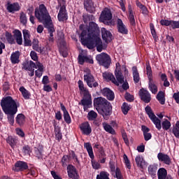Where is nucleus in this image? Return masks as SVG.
<instances>
[{
	"mask_svg": "<svg viewBox=\"0 0 179 179\" xmlns=\"http://www.w3.org/2000/svg\"><path fill=\"white\" fill-rule=\"evenodd\" d=\"M157 99L159 101L160 104H164L166 103V99H164V92H159L157 95Z\"/></svg>",
	"mask_w": 179,
	"mask_h": 179,
	"instance_id": "obj_46",
	"label": "nucleus"
},
{
	"mask_svg": "<svg viewBox=\"0 0 179 179\" xmlns=\"http://www.w3.org/2000/svg\"><path fill=\"white\" fill-rule=\"evenodd\" d=\"M132 72L134 81L135 82V83H138L139 80H141V78L139 77V72H138V68H136V66H133Z\"/></svg>",
	"mask_w": 179,
	"mask_h": 179,
	"instance_id": "obj_38",
	"label": "nucleus"
},
{
	"mask_svg": "<svg viewBox=\"0 0 179 179\" xmlns=\"http://www.w3.org/2000/svg\"><path fill=\"white\" fill-rule=\"evenodd\" d=\"M101 92L103 96L106 97L108 100H110V101H113V100H114L115 99L114 92H113L111 90L108 88H104L103 90H102Z\"/></svg>",
	"mask_w": 179,
	"mask_h": 179,
	"instance_id": "obj_24",
	"label": "nucleus"
},
{
	"mask_svg": "<svg viewBox=\"0 0 179 179\" xmlns=\"http://www.w3.org/2000/svg\"><path fill=\"white\" fill-rule=\"evenodd\" d=\"M8 114V120L9 123L10 124V125H13L14 122H15V114L16 113H6Z\"/></svg>",
	"mask_w": 179,
	"mask_h": 179,
	"instance_id": "obj_54",
	"label": "nucleus"
},
{
	"mask_svg": "<svg viewBox=\"0 0 179 179\" xmlns=\"http://www.w3.org/2000/svg\"><path fill=\"white\" fill-rule=\"evenodd\" d=\"M85 62H87L88 64H93V59L91 57H88L87 56H85L83 55H79L78 56V64L80 65H83Z\"/></svg>",
	"mask_w": 179,
	"mask_h": 179,
	"instance_id": "obj_27",
	"label": "nucleus"
},
{
	"mask_svg": "<svg viewBox=\"0 0 179 179\" xmlns=\"http://www.w3.org/2000/svg\"><path fill=\"white\" fill-rule=\"evenodd\" d=\"M170 27H172V29H179V22L171 20Z\"/></svg>",
	"mask_w": 179,
	"mask_h": 179,
	"instance_id": "obj_60",
	"label": "nucleus"
},
{
	"mask_svg": "<svg viewBox=\"0 0 179 179\" xmlns=\"http://www.w3.org/2000/svg\"><path fill=\"white\" fill-rule=\"evenodd\" d=\"M19 90L25 100H29V99H30L31 94H30V92L26 90L24 87H20Z\"/></svg>",
	"mask_w": 179,
	"mask_h": 179,
	"instance_id": "obj_33",
	"label": "nucleus"
},
{
	"mask_svg": "<svg viewBox=\"0 0 179 179\" xmlns=\"http://www.w3.org/2000/svg\"><path fill=\"white\" fill-rule=\"evenodd\" d=\"M36 65L38 69L35 71V76L36 78H41L43 76V72H44V69L43 67V64L40 63V62H36Z\"/></svg>",
	"mask_w": 179,
	"mask_h": 179,
	"instance_id": "obj_31",
	"label": "nucleus"
},
{
	"mask_svg": "<svg viewBox=\"0 0 179 179\" xmlns=\"http://www.w3.org/2000/svg\"><path fill=\"white\" fill-rule=\"evenodd\" d=\"M135 160L138 167H141V169H143V164H145V162L143 161V157L138 155L136 157Z\"/></svg>",
	"mask_w": 179,
	"mask_h": 179,
	"instance_id": "obj_48",
	"label": "nucleus"
},
{
	"mask_svg": "<svg viewBox=\"0 0 179 179\" xmlns=\"http://www.w3.org/2000/svg\"><path fill=\"white\" fill-rule=\"evenodd\" d=\"M7 143H8V145H10V146H11L12 149H15V148L16 147V145H17V138H13L12 136H8L6 139Z\"/></svg>",
	"mask_w": 179,
	"mask_h": 179,
	"instance_id": "obj_35",
	"label": "nucleus"
},
{
	"mask_svg": "<svg viewBox=\"0 0 179 179\" xmlns=\"http://www.w3.org/2000/svg\"><path fill=\"white\" fill-rule=\"evenodd\" d=\"M130 109L131 108L129 107V106H128V103H123L122 106V111L123 114H124V115H127V114H128V112L129 111Z\"/></svg>",
	"mask_w": 179,
	"mask_h": 179,
	"instance_id": "obj_53",
	"label": "nucleus"
},
{
	"mask_svg": "<svg viewBox=\"0 0 179 179\" xmlns=\"http://www.w3.org/2000/svg\"><path fill=\"white\" fill-rule=\"evenodd\" d=\"M146 72L149 79V90H150L151 93L156 94V93H157V85H156V84H155V81H153V74L150 64H147Z\"/></svg>",
	"mask_w": 179,
	"mask_h": 179,
	"instance_id": "obj_8",
	"label": "nucleus"
},
{
	"mask_svg": "<svg viewBox=\"0 0 179 179\" xmlns=\"http://www.w3.org/2000/svg\"><path fill=\"white\" fill-rule=\"evenodd\" d=\"M96 179H110V173L102 171L96 176Z\"/></svg>",
	"mask_w": 179,
	"mask_h": 179,
	"instance_id": "obj_44",
	"label": "nucleus"
},
{
	"mask_svg": "<svg viewBox=\"0 0 179 179\" xmlns=\"http://www.w3.org/2000/svg\"><path fill=\"white\" fill-rule=\"evenodd\" d=\"M84 6L86 10L90 12V13H93V12H94V4H93V1L85 0L84 2Z\"/></svg>",
	"mask_w": 179,
	"mask_h": 179,
	"instance_id": "obj_28",
	"label": "nucleus"
},
{
	"mask_svg": "<svg viewBox=\"0 0 179 179\" xmlns=\"http://www.w3.org/2000/svg\"><path fill=\"white\" fill-rule=\"evenodd\" d=\"M14 38H15V41L18 45H22L23 44V38H22V32L15 29L13 31Z\"/></svg>",
	"mask_w": 179,
	"mask_h": 179,
	"instance_id": "obj_25",
	"label": "nucleus"
},
{
	"mask_svg": "<svg viewBox=\"0 0 179 179\" xmlns=\"http://www.w3.org/2000/svg\"><path fill=\"white\" fill-rule=\"evenodd\" d=\"M111 19H113V14L111 13V10L108 8H104L100 15L101 22L105 24H108V26H110L111 24H114L113 21H111Z\"/></svg>",
	"mask_w": 179,
	"mask_h": 179,
	"instance_id": "obj_10",
	"label": "nucleus"
},
{
	"mask_svg": "<svg viewBox=\"0 0 179 179\" xmlns=\"http://www.w3.org/2000/svg\"><path fill=\"white\" fill-rule=\"evenodd\" d=\"M139 96L144 103H150L152 97L150 96V93L145 89H141L139 91Z\"/></svg>",
	"mask_w": 179,
	"mask_h": 179,
	"instance_id": "obj_14",
	"label": "nucleus"
},
{
	"mask_svg": "<svg viewBox=\"0 0 179 179\" xmlns=\"http://www.w3.org/2000/svg\"><path fill=\"white\" fill-rule=\"evenodd\" d=\"M29 166L26 162L19 161L15 164L14 170L15 171H23L24 170H27Z\"/></svg>",
	"mask_w": 179,
	"mask_h": 179,
	"instance_id": "obj_23",
	"label": "nucleus"
},
{
	"mask_svg": "<svg viewBox=\"0 0 179 179\" xmlns=\"http://www.w3.org/2000/svg\"><path fill=\"white\" fill-rule=\"evenodd\" d=\"M159 76H160L162 82H164V86L165 87H169V86H170V82L167 80V75H166V73H159Z\"/></svg>",
	"mask_w": 179,
	"mask_h": 179,
	"instance_id": "obj_42",
	"label": "nucleus"
},
{
	"mask_svg": "<svg viewBox=\"0 0 179 179\" xmlns=\"http://www.w3.org/2000/svg\"><path fill=\"white\" fill-rule=\"evenodd\" d=\"M124 97L127 101H134V96L131 95L129 93H126Z\"/></svg>",
	"mask_w": 179,
	"mask_h": 179,
	"instance_id": "obj_62",
	"label": "nucleus"
},
{
	"mask_svg": "<svg viewBox=\"0 0 179 179\" xmlns=\"http://www.w3.org/2000/svg\"><path fill=\"white\" fill-rule=\"evenodd\" d=\"M15 131L17 135H18L21 138H24V132H23V130H22L21 129L17 128L15 129Z\"/></svg>",
	"mask_w": 179,
	"mask_h": 179,
	"instance_id": "obj_61",
	"label": "nucleus"
},
{
	"mask_svg": "<svg viewBox=\"0 0 179 179\" xmlns=\"http://www.w3.org/2000/svg\"><path fill=\"white\" fill-rule=\"evenodd\" d=\"M172 132L176 138L179 136V121H177L175 126H173Z\"/></svg>",
	"mask_w": 179,
	"mask_h": 179,
	"instance_id": "obj_49",
	"label": "nucleus"
},
{
	"mask_svg": "<svg viewBox=\"0 0 179 179\" xmlns=\"http://www.w3.org/2000/svg\"><path fill=\"white\" fill-rule=\"evenodd\" d=\"M164 129V131H169L170 128H171V122L169 121L167 119H164V121L161 124V129Z\"/></svg>",
	"mask_w": 179,
	"mask_h": 179,
	"instance_id": "obj_39",
	"label": "nucleus"
},
{
	"mask_svg": "<svg viewBox=\"0 0 179 179\" xmlns=\"http://www.w3.org/2000/svg\"><path fill=\"white\" fill-rule=\"evenodd\" d=\"M128 69L125 64L122 65L120 63H116L115 75L118 83V86L122 85L124 90H128L129 89V85L127 82V76H128Z\"/></svg>",
	"mask_w": 179,
	"mask_h": 179,
	"instance_id": "obj_1",
	"label": "nucleus"
},
{
	"mask_svg": "<svg viewBox=\"0 0 179 179\" xmlns=\"http://www.w3.org/2000/svg\"><path fill=\"white\" fill-rule=\"evenodd\" d=\"M67 173L69 178L78 179V172H76V169L72 165H69L67 166Z\"/></svg>",
	"mask_w": 179,
	"mask_h": 179,
	"instance_id": "obj_22",
	"label": "nucleus"
},
{
	"mask_svg": "<svg viewBox=\"0 0 179 179\" xmlns=\"http://www.w3.org/2000/svg\"><path fill=\"white\" fill-rule=\"evenodd\" d=\"M98 157L99 162L101 164H104V163H106V160L107 159V155H106V152L104 150L99 152Z\"/></svg>",
	"mask_w": 179,
	"mask_h": 179,
	"instance_id": "obj_41",
	"label": "nucleus"
},
{
	"mask_svg": "<svg viewBox=\"0 0 179 179\" xmlns=\"http://www.w3.org/2000/svg\"><path fill=\"white\" fill-rule=\"evenodd\" d=\"M17 124H18V125H23V124H24V122H26V117H24V115L23 114H18L16 117V120H15Z\"/></svg>",
	"mask_w": 179,
	"mask_h": 179,
	"instance_id": "obj_40",
	"label": "nucleus"
},
{
	"mask_svg": "<svg viewBox=\"0 0 179 179\" xmlns=\"http://www.w3.org/2000/svg\"><path fill=\"white\" fill-rule=\"evenodd\" d=\"M96 59L99 64L105 68H108L110 64H111V58L106 53H101L96 56Z\"/></svg>",
	"mask_w": 179,
	"mask_h": 179,
	"instance_id": "obj_13",
	"label": "nucleus"
},
{
	"mask_svg": "<svg viewBox=\"0 0 179 179\" xmlns=\"http://www.w3.org/2000/svg\"><path fill=\"white\" fill-rule=\"evenodd\" d=\"M0 104L5 114H16L17 113V103L11 96L3 97Z\"/></svg>",
	"mask_w": 179,
	"mask_h": 179,
	"instance_id": "obj_3",
	"label": "nucleus"
},
{
	"mask_svg": "<svg viewBox=\"0 0 179 179\" xmlns=\"http://www.w3.org/2000/svg\"><path fill=\"white\" fill-rule=\"evenodd\" d=\"M80 129L84 135H90V134H92V127L87 122L80 124Z\"/></svg>",
	"mask_w": 179,
	"mask_h": 179,
	"instance_id": "obj_18",
	"label": "nucleus"
},
{
	"mask_svg": "<svg viewBox=\"0 0 179 179\" xmlns=\"http://www.w3.org/2000/svg\"><path fill=\"white\" fill-rule=\"evenodd\" d=\"M101 34L103 41H105L107 44H108V43H111V38L113 37V35L110 31L106 30V28H102Z\"/></svg>",
	"mask_w": 179,
	"mask_h": 179,
	"instance_id": "obj_19",
	"label": "nucleus"
},
{
	"mask_svg": "<svg viewBox=\"0 0 179 179\" xmlns=\"http://www.w3.org/2000/svg\"><path fill=\"white\" fill-rule=\"evenodd\" d=\"M59 6L60 7L57 17L59 22L68 20V14L66 13V3L65 0H58Z\"/></svg>",
	"mask_w": 179,
	"mask_h": 179,
	"instance_id": "obj_9",
	"label": "nucleus"
},
{
	"mask_svg": "<svg viewBox=\"0 0 179 179\" xmlns=\"http://www.w3.org/2000/svg\"><path fill=\"white\" fill-rule=\"evenodd\" d=\"M157 158L159 162H162L164 164H167V166L171 164V158L163 152L158 153Z\"/></svg>",
	"mask_w": 179,
	"mask_h": 179,
	"instance_id": "obj_15",
	"label": "nucleus"
},
{
	"mask_svg": "<svg viewBox=\"0 0 179 179\" xmlns=\"http://www.w3.org/2000/svg\"><path fill=\"white\" fill-rule=\"evenodd\" d=\"M20 22L21 24H23L24 26L27 24V16L26 15V13L23 12L20 13Z\"/></svg>",
	"mask_w": 179,
	"mask_h": 179,
	"instance_id": "obj_43",
	"label": "nucleus"
},
{
	"mask_svg": "<svg viewBox=\"0 0 179 179\" xmlns=\"http://www.w3.org/2000/svg\"><path fill=\"white\" fill-rule=\"evenodd\" d=\"M103 127L105 131H106V132H108L109 134H115V131L114 130V129H113V127L110 124L107 123H103Z\"/></svg>",
	"mask_w": 179,
	"mask_h": 179,
	"instance_id": "obj_47",
	"label": "nucleus"
},
{
	"mask_svg": "<svg viewBox=\"0 0 179 179\" xmlns=\"http://www.w3.org/2000/svg\"><path fill=\"white\" fill-rule=\"evenodd\" d=\"M55 135L57 141L62 139V134H61V128L59 127L55 126Z\"/></svg>",
	"mask_w": 179,
	"mask_h": 179,
	"instance_id": "obj_45",
	"label": "nucleus"
},
{
	"mask_svg": "<svg viewBox=\"0 0 179 179\" xmlns=\"http://www.w3.org/2000/svg\"><path fill=\"white\" fill-rule=\"evenodd\" d=\"M35 16L43 24H50L52 22L48 10H47V7L44 4L39 5L38 8L35 9Z\"/></svg>",
	"mask_w": 179,
	"mask_h": 179,
	"instance_id": "obj_6",
	"label": "nucleus"
},
{
	"mask_svg": "<svg viewBox=\"0 0 179 179\" xmlns=\"http://www.w3.org/2000/svg\"><path fill=\"white\" fill-rule=\"evenodd\" d=\"M44 26L48 30L49 41L54 43V33L55 32V29H54V25H52V21L50 22V24H45Z\"/></svg>",
	"mask_w": 179,
	"mask_h": 179,
	"instance_id": "obj_16",
	"label": "nucleus"
},
{
	"mask_svg": "<svg viewBox=\"0 0 179 179\" xmlns=\"http://www.w3.org/2000/svg\"><path fill=\"white\" fill-rule=\"evenodd\" d=\"M6 9L8 12H10V13H15V12L20 10V6L19 5V3H8Z\"/></svg>",
	"mask_w": 179,
	"mask_h": 179,
	"instance_id": "obj_21",
	"label": "nucleus"
},
{
	"mask_svg": "<svg viewBox=\"0 0 179 179\" xmlns=\"http://www.w3.org/2000/svg\"><path fill=\"white\" fill-rule=\"evenodd\" d=\"M20 52L16 51L15 52H13L10 56V61L11 63L15 64H19L20 62Z\"/></svg>",
	"mask_w": 179,
	"mask_h": 179,
	"instance_id": "obj_30",
	"label": "nucleus"
},
{
	"mask_svg": "<svg viewBox=\"0 0 179 179\" xmlns=\"http://www.w3.org/2000/svg\"><path fill=\"white\" fill-rule=\"evenodd\" d=\"M123 159L127 169H129V170H131V162H129V159H128V156H127V155L124 154L123 155Z\"/></svg>",
	"mask_w": 179,
	"mask_h": 179,
	"instance_id": "obj_55",
	"label": "nucleus"
},
{
	"mask_svg": "<svg viewBox=\"0 0 179 179\" xmlns=\"http://www.w3.org/2000/svg\"><path fill=\"white\" fill-rule=\"evenodd\" d=\"M32 48L37 52H40L41 54L45 51V48L38 46V41H35V42L32 45Z\"/></svg>",
	"mask_w": 179,
	"mask_h": 179,
	"instance_id": "obj_37",
	"label": "nucleus"
},
{
	"mask_svg": "<svg viewBox=\"0 0 179 179\" xmlns=\"http://www.w3.org/2000/svg\"><path fill=\"white\" fill-rule=\"evenodd\" d=\"M145 113L148 114L151 121H152L153 124H155L158 131H160V129H162V121H160V120L156 117L155 113H153V111H152V108L150 106L145 107Z\"/></svg>",
	"mask_w": 179,
	"mask_h": 179,
	"instance_id": "obj_11",
	"label": "nucleus"
},
{
	"mask_svg": "<svg viewBox=\"0 0 179 179\" xmlns=\"http://www.w3.org/2000/svg\"><path fill=\"white\" fill-rule=\"evenodd\" d=\"M103 78L106 80H110V82L116 85V86H118V82H117V80H115V78L114 77L113 73L105 72L103 73Z\"/></svg>",
	"mask_w": 179,
	"mask_h": 179,
	"instance_id": "obj_29",
	"label": "nucleus"
},
{
	"mask_svg": "<svg viewBox=\"0 0 179 179\" xmlns=\"http://www.w3.org/2000/svg\"><path fill=\"white\" fill-rule=\"evenodd\" d=\"M86 73L84 75V80L89 87H97L99 83L94 80V77L89 69L85 70Z\"/></svg>",
	"mask_w": 179,
	"mask_h": 179,
	"instance_id": "obj_12",
	"label": "nucleus"
},
{
	"mask_svg": "<svg viewBox=\"0 0 179 179\" xmlns=\"http://www.w3.org/2000/svg\"><path fill=\"white\" fill-rule=\"evenodd\" d=\"M171 23V20H162L160 21V24H162V26H170Z\"/></svg>",
	"mask_w": 179,
	"mask_h": 179,
	"instance_id": "obj_59",
	"label": "nucleus"
},
{
	"mask_svg": "<svg viewBox=\"0 0 179 179\" xmlns=\"http://www.w3.org/2000/svg\"><path fill=\"white\" fill-rule=\"evenodd\" d=\"M5 38H1V40H2L3 41H5V40L6 39V41L9 43V44H15V38H13V36H12V34L6 31L5 33Z\"/></svg>",
	"mask_w": 179,
	"mask_h": 179,
	"instance_id": "obj_34",
	"label": "nucleus"
},
{
	"mask_svg": "<svg viewBox=\"0 0 179 179\" xmlns=\"http://www.w3.org/2000/svg\"><path fill=\"white\" fill-rule=\"evenodd\" d=\"M78 85L80 94H83L84 96L81 100V104L83 105L84 110L87 111V109L90 108V106H92V95L90 94V92H89V90L85 87L83 81L79 80Z\"/></svg>",
	"mask_w": 179,
	"mask_h": 179,
	"instance_id": "obj_5",
	"label": "nucleus"
},
{
	"mask_svg": "<svg viewBox=\"0 0 179 179\" xmlns=\"http://www.w3.org/2000/svg\"><path fill=\"white\" fill-rule=\"evenodd\" d=\"M23 38H24V43L25 47H30L31 45V35H30V31L27 29H24L22 31Z\"/></svg>",
	"mask_w": 179,
	"mask_h": 179,
	"instance_id": "obj_17",
	"label": "nucleus"
},
{
	"mask_svg": "<svg viewBox=\"0 0 179 179\" xmlns=\"http://www.w3.org/2000/svg\"><path fill=\"white\" fill-rule=\"evenodd\" d=\"M34 68H36V69H37V62L34 63V62L31 61L29 62V64L28 65V66H24V69H25L26 71H31V69L33 70Z\"/></svg>",
	"mask_w": 179,
	"mask_h": 179,
	"instance_id": "obj_50",
	"label": "nucleus"
},
{
	"mask_svg": "<svg viewBox=\"0 0 179 179\" xmlns=\"http://www.w3.org/2000/svg\"><path fill=\"white\" fill-rule=\"evenodd\" d=\"M30 57L33 61H38V57L37 56V53L34 51H31L30 52Z\"/></svg>",
	"mask_w": 179,
	"mask_h": 179,
	"instance_id": "obj_58",
	"label": "nucleus"
},
{
	"mask_svg": "<svg viewBox=\"0 0 179 179\" xmlns=\"http://www.w3.org/2000/svg\"><path fill=\"white\" fill-rule=\"evenodd\" d=\"M91 164H92V168L94 170H99V169H101V165L99 162L94 160V158L92 159Z\"/></svg>",
	"mask_w": 179,
	"mask_h": 179,
	"instance_id": "obj_51",
	"label": "nucleus"
},
{
	"mask_svg": "<svg viewBox=\"0 0 179 179\" xmlns=\"http://www.w3.org/2000/svg\"><path fill=\"white\" fill-rule=\"evenodd\" d=\"M115 176L117 179H122V175H121V171L117 168L115 171Z\"/></svg>",
	"mask_w": 179,
	"mask_h": 179,
	"instance_id": "obj_63",
	"label": "nucleus"
},
{
	"mask_svg": "<svg viewBox=\"0 0 179 179\" xmlns=\"http://www.w3.org/2000/svg\"><path fill=\"white\" fill-rule=\"evenodd\" d=\"M117 31H119V33H121L122 34H128V29L127 28L125 24H124L122 20L117 19Z\"/></svg>",
	"mask_w": 179,
	"mask_h": 179,
	"instance_id": "obj_20",
	"label": "nucleus"
},
{
	"mask_svg": "<svg viewBox=\"0 0 179 179\" xmlns=\"http://www.w3.org/2000/svg\"><path fill=\"white\" fill-rule=\"evenodd\" d=\"M86 34V31H83L81 33V43L84 45H86L87 48L92 50L96 47V50L99 52H101L103 51V42L101 41V38L97 36H93V39H85V36Z\"/></svg>",
	"mask_w": 179,
	"mask_h": 179,
	"instance_id": "obj_4",
	"label": "nucleus"
},
{
	"mask_svg": "<svg viewBox=\"0 0 179 179\" xmlns=\"http://www.w3.org/2000/svg\"><path fill=\"white\" fill-rule=\"evenodd\" d=\"M94 106L101 108V110L99 113L103 115L105 120H107V117L111 115V113H113V106H111V103L107 101V99L103 97L94 99Z\"/></svg>",
	"mask_w": 179,
	"mask_h": 179,
	"instance_id": "obj_2",
	"label": "nucleus"
},
{
	"mask_svg": "<svg viewBox=\"0 0 179 179\" xmlns=\"http://www.w3.org/2000/svg\"><path fill=\"white\" fill-rule=\"evenodd\" d=\"M83 31L86 32V34L84 36L85 40H93L94 36L95 37H99L97 34H99V31H100V29L97 24L91 22L89 24L88 28H87V29H83L82 33H83Z\"/></svg>",
	"mask_w": 179,
	"mask_h": 179,
	"instance_id": "obj_7",
	"label": "nucleus"
},
{
	"mask_svg": "<svg viewBox=\"0 0 179 179\" xmlns=\"http://www.w3.org/2000/svg\"><path fill=\"white\" fill-rule=\"evenodd\" d=\"M84 148H85L90 159H94V154L93 153V147L90 143H85Z\"/></svg>",
	"mask_w": 179,
	"mask_h": 179,
	"instance_id": "obj_32",
	"label": "nucleus"
},
{
	"mask_svg": "<svg viewBox=\"0 0 179 179\" xmlns=\"http://www.w3.org/2000/svg\"><path fill=\"white\" fill-rule=\"evenodd\" d=\"M158 179H166L167 178V170L164 168H161L157 171Z\"/></svg>",
	"mask_w": 179,
	"mask_h": 179,
	"instance_id": "obj_36",
	"label": "nucleus"
},
{
	"mask_svg": "<svg viewBox=\"0 0 179 179\" xmlns=\"http://www.w3.org/2000/svg\"><path fill=\"white\" fill-rule=\"evenodd\" d=\"M128 12H129V20L131 26H135V15L134 13V8L130 4L128 6Z\"/></svg>",
	"mask_w": 179,
	"mask_h": 179,
	"instance_id": "obj_26",
	"label": "nucleus"
},
{
	"mask_svg": "<svg viewBox=\"0 0 179 179\" xmlns=\"http://www.w3.org/2000/svg\"><path fill=\"white\" fill-rule=\"evenodd\" d=\"M51 174L54 179H62V178H61V176H59V175H58V173L54 171H51Z\"/></svg>",
	"mask_w": 179,
	"mask_h": 179,
	"instance_id": "obj_64",
	"label": "nucleus"
},
{
	"mask_svg": "<svg viewBox=\"0 0 179 179\" xmlns=\"http://www.w3.org/2000/svg\"><path fill=\"white\" fill-rule=\"evenodd\" d=\"M87 118L90 121H93L97 118V113L94 110H91L88 113Z\"/></svg>",
	"mask_w": 179,
	"mask_h": 179,
	"instance_id": "obj_52",
	"label": "nucleus"
},
{
	"mask_svg": "<svg viewBox=\"0 0 179 179\" xmlns=\"http://www.w3.org/2000/svg\"><path fill=\"white\" fill-rule=\"evenodd\" d=\"M136 6L140 8L143 12V13H148V8L145 6L141 3L139 1H136Z\"/></svg>",
	"mask_w": 179,
	"mask_h": 179,
	"instance_id": "obj_56",
	"label": "nucleus"
},
{
	"mask_svg": "<svg viewBox=\"0 0 179 179\" xmlns=\"http://www.w3.org/2000/svg\"><path fill=\"white\" fill-rule=\"evenodd\" d=\"M64 121L67 124H71V116L69 115V113L68 112H66L65 113H64Z\"/></svg>",
	"mask_w": 179,
	"mask_h": 179,
	"instance_id": "obj_57",
	"label": "nucleus"
}]
</instances>
